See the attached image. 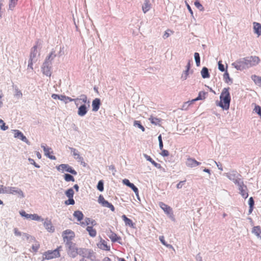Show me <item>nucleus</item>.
<instances>
[{"mask_svg": "<svg viewBox=\"0 0 261 261\" xmlns=\"http://www.w3.org/2000/svg\"><path fill=\"white\" fill-rule=\"evenodd\" d=\"M229 88H225L223 89L220 96V101L218 106L222 108L223 110H228L230 106L231 97L229 92Z\"/></svg>", "mask_w": 261, "mask_h": 261, "instance_id": "f257e3e1", "label": "nucleus"}, {"mask_svg": "<svg viewBox=\"0 0 261 261\" xmlns=\"http://www.w3.org/2000/svg\"><path fill=\"white\" fill-rule=\"evenodd\" d=\"M78 101H81V103L84 104L79 108L77 114L80 116H84L88 112V109L90 107V102L88 100L87 97L85 95H81V98H79Z\"/></svg>", "mask_w": 261, "mask_h": 261, "instance_id": "f03ea898", "label": "nucleus"}, {"mask_svg": "<svg viewBox=\"0 0 261 261\" xmlns=\"http://www.w3.org/2000/svg\"><path fill=\"white\" fill-rule=\"evenodd\" d=\"M59 248L54 250H48L43 253V257L46 259H51L60 256Z\"/></svg>", "mask_w": 261, "mask_h": 261, "instance_id": "7ed1b4c3", "label": "nucleus"}, {"mask_svg": "<svg viewBox=\"0 0 261 261\" xmlns=\"http://www.w3.org/2000/svg\"><path fill=\"white\" fill-rule=\"evenodd\" d=\"M57 169L62 172H67L73 175H76V171L68 164H62L56 167Z\"/></svg>", "mask_w": 261, "mask_h": 261, "instance_id": "20e7f679", "label": "nucleus"}, {"mask_svg": "<svg viewBox=\"0 0 261 261\" xmlns=\"http://www.w3.org/2000/svg\"><path fill=\"white\" fill-rule=\"evenodd\" d=\"M244 59L248 68L257 65L260 61L257 56H249L245 57Z\"/></svg>", "mask_w": 261, "mask_h": 261, "instance_id": "39448f33", "label": "nucleus"}, {"mask_svg": "<svg viewBox=\"0 0 261 261\" xmlns=\"http://www.w3.org/2000/svg\"><path fill=\"white\" fill-rule=\"evenodd\" d=\"M37 53V45L34 46L31 50L30 59L29 60L28 67L33 69V60L36 58Z\"/></svg>", "mask_w": 261, "mask_h": 261, "instance_id": "423d86ee", "label": "nucleus"}, {"mask_svg": "<svg viewBox=\"0 0 261 261\" xmlns=\"http://www.w3.org/2000/svg\"><path fill=\"white\" fill-rule=\"evenodd\" d=\"M98 201L102 206L109 208L112 212L115 211V207L113 205L105 200L103 196L100 195L99 196Z\"/></svg>", "mask_w": 261, "mask_h": 261, "instance_id": "0eeeda50", "label": "nucleus"}, {"mask_svg": "<svg viewBox=\"0 0 261 261\" xmlns=\"http://www.w3.org/2000/svg\"><path fill=\"white\" fill-rule=\"evenodd\" d=\"M232 66L238 70H242L248 68L244 58L232 63Z\"/></svg>", "mask_w": 261, "mask_h": 261, "instance_id": "6e6552de", "label": "nucleus"}, {"mask_svg": "<svg viewBox=\"0 0 261 261\" xmlns=\"http://www.w3.org/2000/svg\"><path fill=\"white\" fill-rule=\"evenodd\" d=\"M62 237L64 241L66 240L68 242L74 238L75 233L71 230L67 229L63 232Z\"/></svg>", "mask_w": 261, "mask_h": 261, "instance_id": "1a4fd4ad", "label": "nucleus"}, {"mask_svg": "<svg viewBox=\"0 0 261 261\" xmlns=\"http://www.w3.org/2000/svg\"><path fill=\"white\" fill-rule=\"evenodd\" d=\"M51 63H49L48 61H45L42 67V70L44 74L49 76L51 75Z\"/></svg>", "mask_w": 261, "mask_h": 261, "instance_id": "9d476101", "label": "nucleus"}, {"mask_svg": "<svg viewBox=\"0 0 261 261\" xmlns=\"http://www.w3.org/2000/svg\"><path fill=\"white\" fill-rule=\"evenodd\" d=\"M41 147L43 149L44 154L47 157L53 160H56V156L52 154H53L54 152L51 148L47 147L43 144L41 145Z\"/></svg>", "mask_w": 261, "mask_h": 261, "instance_id": "9b49d317", "label": "nucleus"}, {"mask_svg": "<svg viewBox=\"0 0 261 261\" xmlns=\"http://www.w3.org/2000/svg\"><path fill=\"white\" fill-rule=\"evenodd\" d=\"M186 164L188 167L190 168H193L198 166L201 164L200 162L197 161L194 159L191 158L189 156L187 158Z\"/></svg>", "mask_w": 261, "mask_h": 261, "instance_id": "f8f14e48", "label": "nucleus"}, {"mask_svg": "<svg viewBox=\"0 0 261 261\" xmlns=\"http://www.w3.org/2000/svg\"><path fill=\"white\" fill-rule=\"evenodd\" d=\"M44 226L46 229L49 232H53L55 230L54 227L53 226L50 220L45 219L44 222Z\"/></svg>", "mask_w": 261, "mask_h": 261, "instance_id": "ddd939ff", "label": "nucleus"}, {"mask_svg": "<svg viewBox=\"0 0 261 261\" xmlns=\"http://www.w3.org/2000/svg\"><path fill=\"white\" fill-rule=\"evenodd\" d=\"M60 100L64 101L66 103H67V102H70V101H74L75 102V103L76 105V106H77L79 105V103H78L79 98L72 99V98H71L69 97L66 96L65 95H61L60 96Z\"/></svg>", "mask_w": 261, "mask_h": 261, "instance_id": "4468645a", "label": "nucleus"}, {"mask_svg": "<svg viewBox=\"0 0 261 261\" xmlns=\"http://www.w3.org/2000/svg\"><path fill=\"white\" fill-rule=\"evenodd\" d=\"M159 205L161 207V208L164 211V212L167 214L169 215L172 214V208L168 205L166 204L165 203L162 202H161L159 203Z\"/></svg>", "mask_w": 261, "mask_h": 261, "instance_id": "2eb2a0df", "label": "nucleus"}, {"mask_svg": "<svg viewBox=\"0 0 261 261\" xmlns=\"http://www.w3.org/2000/svg\"><path fill=\"white\" fill-rule=\"evenodd\" d=\"M8 191H7V194H18L19 195L23 196L22 191L17 188L8 187Z\"/></svg>", "mask_w": 261, "mask_h": 261, "instance_id": "dca6fc26", "label": "nucleus"}, {"mask_svg": "<svg viewBox=\"0 0 261 261\" xmlns=\"http://www.w3.org/2000/svg\"><path fill=\"white\" fill-rule=\"evenodd\" d=\"M97 246L99 248L103 250L109 251L110 250V246H108L107 242L104 240H101Z\"/></svg>", "mask_w": 261, "mask_h": 261, "instance_id": "f3484780", "label": "nucleus"}, {"mask_svg": "<svg viewBox=\"0 0 261 261\" xmlns=\"http://www.w3.org/2000/svg\"><path fill=\"white\" fill-rule=\"evenodd\" d=\"M15 138H19L22 141L28 142V139L27 138L23 135V134L20 132L18 130H14V134Z\"/></svg>", "mask_w": 261, "mask_h": 261, "instance_id": "a211bd4d", "label": "nucleus"}, {"mask_svg": "<svg viewBox=\"0 0 261 261\" xmlns=\"http://www.w3.org/2000/svg\"><path fill=\"white\" fill-rule=\"evenodd\" d=\"M100 105V101L99 98H95L92 101V110L93 111L96 112L99 109V107Z\"/></svg>", "mask_w": 261, "mask_h": 261, "instance_id": "6ab92c4d", "label": "nucleus"}, {"mask_svg": "<svg viewBox=\"0 0 261 261\" xmlns=\"http://www.w3.org/2000/svg\"><path fill=\"white\" fill-rule=\"evenodd\" d=\"M67 244L68 247L69 251H71V253H74V254H73V256H74L75 254H76L77 249V248H75V244L71 242H67Z\"/></svg>", "mask_w": 261, "mask_h": 261, "instance_id": "aec40b11", "label": "nucleus"}, {"mask_svg": "<svg viewBox=\"0 0 261 261\" xmlns=\"http://www.w3.org/2000/svg\"><path fill=\"white\" fill-rule=\"evenodd\" d=\"M252 232L261 240V227L259 226H254L252 229Z\"/></svg>", "mask_w": 261, "mask_h": 261, "instance_id": "412c9836", "label": "nucleus"}, {"mask_svg": "<svg viewBox=\"0 0 261 261\" xmlns=\"http://www.w3.org/2000/svg\"><path fill=\"white\" fill-rule=\"evenodd\" d=\"M122 218L124 221L125 225L128 226L130 227H134V224L132 220L128 218L125 215L122 216Z\"/></svg>", "mask_w": 261, "mask_h": 261, "instance_id": "4be33fe9", "label": "nucleus"}, {"mask_svg": "<svg viewBox=\"0 0 261 261\" xmlns=\"http://www.w3.org/2000/svg\"><path fill=\"white\" fill-rule=\"evenodd\" d=\"M151 8V4L149 0H145L142 6V10L144 13L148 12Z\"/></svg>", "mask_w": 261, "mask_h": 261, "instance_id": "5701e85b", "label": "nucleus"}, {"mask_svg": "<svg viewBox=\"0 0 261 261\" xmlns=\"http://www.w3.org/2000/svg\"><path fill=\"white\" fill-rule=\"evenodd\" d=\"M207 94V93L204 91H200L198 94V96L197 97H196L195 99H193L191 100L192 102H194L196 101L199 100H203L205 98L206 95Z\"/></svg>", "mask_w": 261, "mask_h": 261, "instance_id": "b1692460", "label": "nucleus"}, {"mask_svg": "<svg viewBox=\"0 0 261 261\" xmlns=\"http://www.w3.org/2000/svg\"><path fill=\"white\" fill-rule=\"evenodd\" d=\"M253 29L254 33L257 34L258 36L261 35V24L257 22L253 23Z\"/></svg>", "mask_w": 261, "mask_h": 261, "instance_id": "393cba45", "label": "nucleus"}, {"mask_svg": "<svg viewBox=\"0 0 261 261\" xmlns=\"http://www.w3.org/2000/svg\"><path fill=\"white\" fill-rule=\"evenodd\" d=\"M251 79L253 80L256 85L261 87V76H259L256 75H252L251 76Z\"/></svg>", "mask_w": 261, "mask_h": 261, "instance_id": "a878e982", "label": "nucleus"}, {"mask_svg": "<svg viewBox=\"0 0 261 261\" xmlns=\"http://www.w3.org/2000/svg\"><path fill=\"white\" fill-rule=\"evenodd\" d=\"M73 216L77 219L78 221H81L84 217L83 214L80 211H75L73 213Z\"/></svg>", "mask_w": 261, "mask_h": 261, "instance_id": "bb28decb", "label": "nucleus"}, {"mask_svg": "<svg viewBox=\"0 0 261 261\" xmlns=\"http://www.w3.org/2000/svg\"><path fill=\"white\" fill-rule=\"evenodd\" d=\"M86 230L91 237H94L96 236V230L95 229L93 228L92 226H87Z\"/></svg>", "mask_w": 261, "mask_h": 261, "instance_id": "cd10ccee", "label": "nucleus"}, {"mask_svg": "<svg viewBox=\"0 0 261 261\" xmlns=\"http://www.w3.org/2000/svg\"><path fill=\"white\" fill-rule=\"evenodd\" d=\"M202 77L203 79L208 78L210 77V74L208 72V69L206 67H203L201 71Z\"/></svg>", "mask_w": 261, "mask_h": 261, "instance_id": "c85d7f7f", "label": "nucleus"}, {"mask_svg": "<svg viewBox=\"0 0 261 261\" xmlns=\"http://www.w3.org/2000/svg\"><path fill=\"white\" fill-rule=\"evenodd\" d=\"M149 120H150V121L151 123L154 124L155 125L160 124V123L161 121V120L160 118H158L156 117H154L152 116H151L149 117Z\"/></svg>", "mask_w": 261, "mask_h": 261, "instance_id": "c756f323", "label": "nucleus"}, {"mask_svg": "<svg viewBox=\"0 0 261 261\" xmlns=\"http://www.w3.org/2000/svg\"><path fill=\"white\" fill-rule=\"evenodd\" d=\"M90 223L93 225L96 224L94 220H91L90 218H86L85 219V222H81V225L83 226H85L89 225Z\"/></svg>", "mask_w": 261, "mask_h": 261, "instance_id": "7c9ffc66", "label": "nucleus"}, {"mask_svg": "<svg viewBox=\"0 0 261 261\" xmlns=\"http://www.w3.org/2000/svg\"><path fill=\"white\" fill-rule=\"evenodd\" d=\"M248 203L249 205V214H250L253 211L254 204V200L252 197H250L249 199Z\"/></svg>", "mask_w": 261, "mask_h": 261, "instance_id": "2f4dec72", "label": "nucleus"}, {"mask_svg": "<svg viewBox=\"0 0 261 261\" xmlns=\"http://www.w3.org/2000/svg\"><path fill=\"white\" fill-rule=\"evenodd\" d=\"M18 0H9V8L10 10H13L16 6Z\"/></svg>", "mask_w": 261, "mask_h": 261, "instance_id": "473e14b6", "label": "nucleus"}, {"mask_svg": "<svg viewBox=\"0 0 261 261\" xmlns=\"http://www.w3.org/2000/svg\"><path fill=\"white\" fill-rule=\"evenodd\" d=\"M28 219H31L32 220L39 221L41 220V217L37 214H29Z\"/></svg>", "mask_w": 261, "mask_h": 261, "instance_id": "72a5a7b5", "label": "nucleus"}, {"mask_svg": "<svg viewBox=\"0 0 261 261\" xmlns=\"http://www.w3.org/2000/svg\"><path fill=\"white\" fill-rule=\"evenodd\" d=\"M64 178L66 181H74V178L73 176L69 174H65L64 175Z\"/></svg>", "mask_w": 261, "mask_h": 261, "instance_id": "f704fd0d", "label": "nucleus"}, {"mask_svg": "<svg viewBox=\"0 0 261 261\" xmlns=\"http://www.w3.org/2000/svg\"><path fill=\"white\" fill-rule=\"evenodd\" d=\"M55 57L56 55L55 54V51H51L48 55V56L45 59V61H48L49 63H51V61L54 59V58Z\"/></svg>", "mask_w": 261, "mask_h": 261, "instance_id": "c9c22d12", "label": "nucleus"}, {"mask_svg": "<svg viewBox=\"0 0 261 261\" xmlns=\"http://www.w3.org/2000/svg\"><path fill=\"white\" fill-rule=\"evenodd\" d=\"M239 189L241 191V194L242 196L245 198H247L248 196V194L246 191L245 189H244L243 186H240Z\"/></svg>", "mask_w": 261, "mask_h": 261, "instance_id": "e433bc0d", "label": "nucleus"}, {"mask_svg": "<svg viewBox=\"0 0 261 261\" xmlns=\"http://www.w3.org/2000/svg\"><path fill=\"white\" fill-rule=\"evenodd\" d=\"M194 102H191V101H187V102H185V103H184V104L182 105V108H181V110H187L189 107L193 104Z\"/></svg>", "mask_w": 261, "mask_h": 261, "instance_id": "4c0bfd02", "label": "nucleus"}, {"mask_svg": "<svg viewBox=\"0 0 261 261\" xmlns=\"http://www.w3.org/2000/svg\"><path fill=\"white\" fill-rule=\"evenodd\" d=\"M65 194L68 198H73L74 195L73 190L72 188L68 189L66 191Z\"/></svg>", "mask_w": 261, "mask_h": 261, "instance_id": "58836bf2", "label": "nucleus"}, {"mask_svg": "<svg viewBox=\"0 0 261 261\" xmlns=\"http://www.w3.org/2000/svg\"><path fill=\"white\" fill-rule=\"evenodd\" d=\"M40 247V244L38 242H36L32 246V251L34 252H37Z\"/></svg>", "mask_w": 261, "mask_h": 261, "instance_id": "ea45409f", "label": "nucleus"}, {"mask_svg": "<svg viewBox=\"0 0 261 261\" xmlns=\"http://www.w3.org/2000/svg\"><path fill=\"white\" fill-rule=\"evenodd\" d=\"M194 5L195 7L198 8L200 11H203L204 9L202 5L199 3V2L197 0L195 2Z\"/></svg>", "mask_w": 261, "mask_h": 261, "instance_id": "a19ab883", "label": "nucleus"}, {"mask_svg": "<svg viewBox=\"0 0 261 261\" xmlns=\"http://www.w3.org/2000/svg\"><path fill=\"white\" fill-rule=\"evenodd\" d=\"M134 125L138 126L139 128H140L143 132L145 131V128L141 124L140 121L135 120L134 121Z\"/></svg>", "mask_w": 261, "mask_h": 261, "instance_id": "79ce46f5", "label": "nucleus"}, {"mask_svg": "<svg viewBox=\"0 0 261 261\" xmlns=\"http://www.w3.org/2000/svg\"><path fill=\"white\" fill-rule=\"evenodd\" d=\"M109 238L111 239L112 242H116L119 239V238L117 236V235L115 233H112L110 236Z\"/></svg>", "mask_w": 261, "mask_h": 261, "instance_id": "37998d69", "label": "nucleus"}, {"mask_svg": "<svg viewBox=\"0 0 261 261\" xmlns=\"http://www.w3.org/2000/svg\"><path fill=\"white\" fill-rule=\"evenodd\" d=\"M194 57L196 61V63L197 66L200 65V56L199 54L198 53H195L194 54Z\"/></svg>", "mask_w": 261, "mask_h": 261, "instance_id": "c03bdc74", "label": "nucleus"}, {"mask_svg": "<svg viewBox=\"0 0 261 261\" xmlns=\"http://www.w3.org/2000/svg\"><path fill=\"white\" fill-rule=\"evenodd\" d=\"M254 111L258 114L261 118V107L259 106H255L254 109Z\"/></svg>", "mask_w": 261, "mask_h": 261, "instance_id": "a18cd8bd", "label": "nucleus"}, {"mask_svg": "<svg viewBox=\"0 0 261 261\" xmlns=\"http://www.w3.org/2000/svg\"><path fill=\"white\" fill-rule=\"evenodd\" d=\"M128 187L131 188L136 195H138V189L133 184L131 183V184L128 186Z\"/></svg>", "mask_w": 261, "mask_h": 261, "instance_id": "49530a36", "label": "nucleus"}, {"mask_svg": "<svg viewBox=\"0 0 261 261\" xmlns=\"http://www.w3.org/2000/svg\"><path fill=\"white\" fill-rule=\"evenodd\" d=\"M128 187L131 188L136 195H138V189L133 184L131 183V184L128 186Z\"/></svg>", "mask_w": 261, "mask_h": 261, "instance_id": "de8ad7c7", "label": "nucleus"}, {"mask_svg": "<svg viewBox=\"0 0 261 261\" xmlns=\"http://www.w3.org/2000/svg\"><path fill=\"white\" fill-rule=\"evenodd\" d=\"M0 127L2 130H5L8 128V126H6L5 123L2 119H0Z\"/></svg>", "mask_w": 261, "mask_h": 261, "instance_id": "09e8293b", "label": "nucleus"}, {"mask_svg": "<svg viewBox=\"0 0 261 261\" xmlns=\"http://www.w3.org/2000/svg\"><path fill=\"white\" fill-rule=\"evenodd\" d=\"M8 187H6L3 185H1L0 186V194L1 193L7 194V191H8Z\"/></svg>", "mask_w": 261, "mask_h": 261, "instance_id": "8fccbe9b", "label": "nucleus"}, {"mask_svg": "<svg viewBox=\"0 0 261 261\" xmlns=\"http://www.w3.org/2000/svg\"><path fill=\"white\" fill-rule=\"evenodd\" d=\"M97 188L98 190L102 192L103 191V184L101 180L99 181L97 184Z\"/></svg>", "mask_w": 261, "mask_h": 261, "instance_id": "3c124183", "label": "nucleus"}, {"mask_svg": "<svg viewBox=\"0 0 261 261\" xmlns=\"http://www.w3.org/2000/svg\"><path fill=\"white\" fill-rule=\"evenodd\" d=\"M65 203L66 205H73L75 202L73 198H69L68 200L65 201Z\"/></svg>", "mask_w": 261, "mask_h": 261, "instance_id": "603ef678", "label": "nucleus"}, {"mask_svg": "<svg viewBox=\"0 0 261 261\" xmlns=\"http://www.w3.org/2000/svg\"><path fill=\"white\" fill-rule=\"evenodd\" d=\"M218 68L221 71H224L225 68L224 65L222 64L221 61H219L218 62Z\"/></svg>", "mask_w": 261, "mask_h": 261, "instance_id": "864d4df0", "label": "nucleus"}, {"mask_svg": "<svg viewBox=\"0 0 261 261\" xmlns=\"http://www.w3.org/2000/svg\"><path fill=\"white\" fill-rule=\"evenodd\" d=\"M162 152L161 153V154L163 156H168L169 155V151L167 150L163 149L161 150Z\"/></svg>", "mask_w": 261, "mask_h": 261, "instance_id": "5fc2aeb1", "label": "nucleus"}, {"mask_svg": "<svg viewBox=\"0 0 261 261\" xmlns=\"http://www.w3.org/2000/svg\"><path fill=\"white\" fill-rule=\"evenodd\" d=\"M159 239H160V241L162 242V243L164 245H165V246H167V247H169V246L171 247V245H168V244H167L166 243V242H165V240H164V236H160Z\"/></svg>", "mask_w": 261, "mask_h": 261, "instance_id": "6e6d98bb", "label": "nucleus"}, {"mask_svg": "<svg viewBox=\"0 0 261 261\" xmlns=\"http://www.w3.org/2000/svg\"><path fill=\"white\" fill-rule=\"evenodd\" d=\"M122 182L123 184L125 185L126 186H127L128 187L131 184V182H130L129 180L127 179H124L122 180Z\"/></svg>", "mask_w": 261, "mask_h": 261, "instance_id": "4d7b16f0", "label": "nucleus"}, {"mask_svg": "<svg viewBox=\"0 0 261 261\" xmlns=\"http://www.w3.org/2000/svg\"><path fill=\"white\" fill-rule=\"evenodd\" d=\"M29 160L30 162V163L34 165L36 167H37V168L40 167V166L35 163V162L34 161V160L33 159H29Z\"/></svg>", "mask_w": 261, "mask_h": 261, "instance_id": "13d9d810", "label": "nucleus"}, {"mask_svg": "<svg viewBox=\"0 0 261 261\" xmlns=\"http://www.w3.org/2000/svg\"><path fill=\"white\" fill-rule=\"evenodd\" d=\"M170 32L171 33H173V31H171V30H167V31H166L164 34V36H163V37L164 38H168L169 36V33H168V32Z\"/></svg>", "mask_w": 261, "mask_h": 261, "instance_id": "bf43d9fd", "label": "nucleus"}, {"mask_svg": "<svg viewBox=\"0 0 261 261\" xmlns=\"http://www.w3.org/2000/svg\"><path fill=\"white\" fill-rule=\"evenodd\" d=\"M154 167L159 168V169H160L161 168V165L160 164H158L157 163H156L154 161H153V162H152V163H151Z\"/></svg>", "mask_w": 261, "mask_h": 261, "instance_id": "052dcab7", "label": "nucleus"}, {"mask_svg": "<svg viewBox=\"0 0 261 261\" xmlns=\"http://www.w3.org/2000/svg\"><path fill=\"white\" fill-rule=\"evenodd\" d=\"M144 156H145V159L147 161H149L151 163H152V162H153L154 161L152 160V159L150 156H149L147 154H145Z\"/></svg>", "mask_w": 261, "mask_h": 261, "instance_id": "680f3d73", "label": "nucleus"}, {"mask_svg": "<svg viewBox=\"0 0 261 261\" xmlns=\"http://www.w3.org/2000/svg\"><path fill=\"white\" fill-rule=\"evenodd\" d=\"M20 214L21 216L23 217H25V218H28V216L27 215H29V214H27L24 211H22L20 212Z\"/></svg>", "mask_w": 261, "mask_h": 261, "instance_id": "e2e57ef3", "label": "nucleus"}, {"mask_svg": "<svg viewBox=\"0 0 261 261\" xmlns=\"http://www.w3.org/2000/svg\"><path fill=\"white\" fill-rule=\"evenodd\" d=\"M186 180L180 181L176 186L177 188L180 189L182 188V184L185 182Z\"/></svg>", "mask_w": 261, "mask_h": 261, "instance_id": "0e129e2a", "label": "nucleus"}, {"mask_svg": "<svg viewBox=\"0 0 261 261\" xmlns=\"http://www.w3.org/2000/svg\"><path fill=\"white\" fill-rule=\"evenodd\" d=\"M186 6L189 10V11L190 12V13L193 15V11L192 10V9L191 8V7L190 6V5L187 3L186 2Z\"/></svg>", "mask_w": 261, "mask_h": 261, "instance_id": "69168bd1", "label": "nucleus"}, {"mask_svg": "<svg viewBox=\"0 0 261 261\" xmlns=\"http://www.w3.org/2000/svg\"><path fill=\"white\" fill-rule=\"evenodd\" d=\"M14 233L16 236H20L21 232L17 228L14 229Z\"/></svg>", "mask_w": 261, "mask_h": 261, "instance_id": "338daca9", "label": "nucleus"}, {"mask_svg": "<svg viewBox=\"0 0 261 261\" xmlns=\"http://www.w3.org/2000/svg\"><path fill=\"white\" fill-rule=\"evenodd\" d=\"M60 95H59L58 94H53L51 95V97L54 99H60Z\"/></svg>", "mask_w": 261, "mask_h": 261, "instance_id": "774afa93", "label": "nucleus"}]
</instances>
